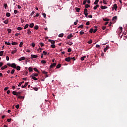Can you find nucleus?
Segmentation results:
<instances>
[{
    "label": "nucleus",
    "instance_id": "nucleus-1",
    "mask_svg": "<svg viewBox=\"0 0 127 127\" xmlns=\"http://www.w3.org/2000/svg\"><path fill=\"white\" fill-rule=\"evenodd\" d=\"M84 13L85 17H88V9L87 8L84 9Z\"/></svg>",
    "mask_w": 127,
    "mask_h": 127
},
{
    "label": "nucleus",
    "instance_id": "nucleus-2",
    "mask_svg": "<svg viewBox=\"0 0 127 127\" xmlns=\"http://www.w3.org/2000/svg\"><path fill=\"white\" fill-rule=\"evenodd\" d=\"M65 61H66V62H70L71 61V58L67 57L65 59Z\"/></svg>",
    "mask_w": 127,
    "mask_h": 127
},
{
    "label": "nucleus",
    "instance_id": "nucleus-3",
    "mask_svg": "<svg viewBox=\"0 0 127 127\" xmlns=\"http://www.w3.org/2000/svg\"><path fill=\"white\" fill-rule=\"evenodd\" d=\"M11 67L12 68H14V69H16V64H14V63L12 64Z\"/></svg>",
    "mask_w": 127,
    "mask_h": 127
},
{
    "label": "nucleus",
    "instance_id": "nucleus-4",
    "mask_svg": "<svg viewBox=\"0 0 127 127\" xmlns=\"http://www.w3.org/2000/svg\"><path fill=\"white\" fill-rule=\"evenodd\" d=\"M56 66V63H54L53 64H51L50 66V68H53V67H55Z\"/></svg>",
    "mask_w": 127,
    "mask_h": 127
},
{
    "label": "nucleus",
    "instance_id": "nucleus-5",
    "mask_svg": "<svg viewBox=\"0 0 127 127\" xmlns=\"http://www.w3.org/2000/svg\"><path fill=\"white\" fill-rule=\"evenodd\" d=\"M49 42H50L52 44H55V41L52 40H49Z\"/></svg>",
    "mask_w": 127,
    "mask_h": 127
},
{
    "label": "nucleus",
    "instance_id": "nucleus-6",
    "mask_svg": "<svg viewBox=\"0 0 127 127\" xmlns=\"http://www.w3.org/2000/svg\"><path fill=\"white\" fill-rule=\"evenodd\" d=\"M72 37H73V35L72 34H70L67 36V39H70V38H72Z\"/></svg>",
    "mask_w": 127,
    "mask_h": 127
},
{
    "label": "nucleus",
    "instance_id": "nucleus-7",
    "mask_svg": "<svg viewBox=\"0 0 127 127\" xmlns=\"http://www.w3.org/2000/svg\"><path fill=\"white\" fill-rule=\"evenodd\" d=\"M28 85V82H27L24 84V85H22L21 88H26Z\"/></svg>",
    "mask_w": 127,
    "mask_h": 127
},
{
    "label": "nucleus",
    "instance_id": "nucleus-8",
    "mask_svg": "<svg viewBox=\"0 0 127 127\" xmlns=\"http://www.w3.org/2000/svg\"><path fill=\"white\" fill-rule=\"evenodd\" d=\"M113 8H114V9H115V10H117V8H118V5H117V4H114L113 5Z\"/></svg>",
    "mask_w": 127,
    "mask_h": 127
},
{
    "label": "nucleus",
    "instance_id": "nucleus-9",
    "mask_svg": "<svg viewBox=\"0 0 127 127\" xmlns=\"http://www.w3.org/2000/svg\"><path fill=\"white\" fill-rule=\"evenodd\" d=\"M101 9H106V8H108V6H103V5H101L100 6Z\"/></svg>",
    "mask_w": 127,
    "mask_h": 127
},
{
    "label": "nucleus",
    "instance_id": "nucleus-10",
    "mask_svg": "<svg viewBox=\"0 0 127 127\" xmlns=\"http://www.w3.org/2000/svg\"><path fill=\"white\" fill-rule=\"evenodd\" d=\"M30 78H32V79H33V80H34V81H37V80H38V79L35 76H30Z\"/></svg>",
    "mask_w": 127,
    "mask_h": 127
},
{
    "label": "nucleus",
    "instance_id": "nucleus-11",
    "mask_svg": "<svg viewBox=\"0 0 127 127\" xmlns=\"http://www.w3.org/2000/svg\"><path fill=\"white\" fill-rule=\"evenodd\" d=\"M25 59V57H21L20 59H18V60L19 61H23V60H24Z\"/></svg>",
    "mask_w": 127,
    "mask_h": 127
},
{
    "label": "nucleus",
    "instance_id": "nucleus-12",
    "mask_svg": "<svg viewBox=\"0 0 127 127\" xmlns=\"http://www.w3.org/2000/svg\"><path fill=\"white\" fill-rule=\"evenodd\" d=\"M32 58H37L38 56L35 55H31Z\"/></svg>",
    "mask_w": 127,
    "mask_h": 127
},
{
    "label": "nucleus",
    "instance_id": "nucleus-13",
    "mask_svg": "<svg viewBox=\"0 0 127 127\" xmlns=\"http://www.w3.org/2000/svg\"><path fill=\"white\" fill-rule=\"evenodd\" d=\"M6 68H7V65H5L3 66H2L1 67V70H4V69H6Z\"/></svg>",
    "mask_w": 127,
    "mask_h": 127
},
{
    "label": "nucleus",
    "instance_id": "nucleus-14",
    "mask_svg": "<svg viewBox=\"0 0 127 127\" xmlns=\"http://www.w3.org/2000/svg\"><path fill=\"white\" fill-rule=\"evenodd\" d=\"M31 76H33V77H37V76H38V74L37 73H33L31 75H30Z\"/></svg>",
    "mask_w": 127,
    "mask_h": 127
},
{
    "label": "nucleus",
    "instance_id": "nucleus-15",
    "mask_svg": "<svg viewBox=\"0 0 127 127\" xmlns=\"http://www.w3.org/2000/svg\"><path fill=\"white\" fill-rule=\"evenodd\" d=\"M75 10L77 12H79L80 10H81V8H78V7H75Z\"/></svg>",
    "mask_w": 127,
    "mask_h": 127
},
{
    "label": "nucleus",
    "instance_id": "nucleus-16",
    "mask_svg": "<svg viewBox=\"0 0 127 127\" xmlns=\"http://www.w3.org/2000/svg\"><path fill=\"white\" fill-rule=\"evenodd\" d=\"M3 22L5 24H8V19H6Z\"/></svg>",
    "mask_w": 127,
    "mask_h": 127
},
{
    "label": "nucleus",
    "instance_id": "nucleus-17",
    "mask_svg": "<svg viewBox=\"0 0 127 127\" xmlns=\"http://www.w3.org/2000/svg\"><path fill=\"white\" fill-rule=\"evenodd\" d=\"M28 70H29V72H32L33 71V68H32V67H29L28 68Z\"/></svg>",
    "mask_w": 127,
    "mask_h": 127
},
{
    "label": "nucleus",
    "instance_id": "nucleus-18",
    "mask_svg": "<svg viewBox=\"0 0 127 127\" xmlns=\"http://www.w3.org/2000/svg\"><path fill=\"white\" fill-rule=\"evenodd\" d=\"M109 48H110V47L107 46L104 49V52H106L107 51V50Z\"/></svg>",
    "mask_w": 127,
    "mask_h": 127
},
{
    "label": "nucleus",
    "instance_id": "nucleus-19",
    "mask_svg": "<svg viewBox=\"0 0 127 127\" xmlns=\"http://www.w3.org/2000/svg\"><path fill=\"white\" fill-rule=\"evenodd\" d=\"M12 94L13 95H14V96H18V94L17 93V92L15 91H13L12 92Z\"/></svg>",
    "mask_w": 127,
    "mask_h": 127
},
{
    "label": "nucleus",
    "instance_id": "nucleus-20",
    "mask_svg": "<svg viewBox=\"0 0 127 127\" xmlns=\"http://www.w3.org/2000/svg\"><path fill=\"white\" fill-rule=\"evenodd\" d=\"M29 26L31 27V28H32L34 26V23H32L30 24Z\"/></svg>",
    "mask_w": 127,
    "mask_h": 127
},
{
    "label": "nucleus",
    "instance_id": "nucleus-21",
    "mask_svg": "<svg viewBox=\"0 0 127 127\" xmlns=\"http://www.w3.org/2000/svg\"><path fill=\"white\" fill-rule=\"evenodd\" d=\"M85 58H86V56H84L83 57H82L80 59L81 60V61H84V60H85Z\"/></svg>",
    "mask_w": 127,
    "mask_h": 127
},
{
    "label": "nucleus",
    "instance_id": "nucleus-22",
    "mask_svg": "<svg viewBox=\"0 0 127 127\" xmlns=\"http://www.w3.org/2000/svg\"><path fill=\"white\" fill-rule=\"evenodd\" d=\"M98 7H99V5L96 4V5L93 7V9L96 10V9H97V8H98Z\"/></svg>",
    "mask_w": 127,
    "mask_h": 127
},
{
    "label": "nucleus",
    "instance_id": "nucleus-23",
    "mask_svg": "<svg viewBox=\"0 0 127 127\" xmlns=\"http://www.w3.org/2000/svg\"><path fill=\"white\" fill-rule=\"evenodd\" d=\"M6 16H7V17H9V16H10V13L9 12H7L6 13Z\"/></svg>",
    "mask_w": 127,
    "mask_h": 127
},
{
    "label": "nucleus",
    "instance_id": "nucleus-24",
    "mask_svg": "<svg viewBox=\"0 0 127 127\" xmlns=\"http://www.w3.org/2000/svg\"><path fill=\"white\" fill-rule=\"evenodd\" d=\"M66 44H68V45H72V44H73V42H67Z\"/></svg>",
    "mask_w": 127,
    "mask_h": 127
},
{
    "label": "nucleus",
    "instance_id": "nucleus-25",
    "mask_svg": "<svg viewBox=\"0 0 127 127\" xmlns=\"http://www.w3.org/2000/svg\"><path fill=\"white\" fill-rule=\"evenodd\" d=\"M16 68L18 71H20V66H19V65L16 66Z\"/></svg>",
    "mask_w": 127,
    "mask_h": 127
},
{
    "label": "nucleus",
    "instance_id": "nucleus-26",
    "mask_svg": "<svg viewBox=\"0 0 127 127\" xmlns=\"http://www.w3.org/2000/svg\"><path fill=\"white\" fill-rule=\"evenodd\" d=\"M28 26H29V25L28 24H26L25 25V26H24V29H26V28H27L28 27Z\"/></svg>",
    "mask_w": 127,
    "mask_h": 127
},
{
    "label": "nucleus",
    "instance_id": "nucleus-27",
    "mask_svg": "<svg viewBox=\"0 0 127 127\" xmlns=\"http://www.w3.org/2000/svg\"><path fill=\"white\" fill-rule=\"evenodd\" d=\"M41 62L42 64H46V61L42 60Z\"/></svg>",
    "mask_w": 127,
    "mask_h": 127
},
{
    "label": "nucleus",
    "instance_id": "nucleus-28",
    "mask_svg": "<svg viewBox=\"0 0 127 127\" xmlns=\"http://www.w3.org/2000/svg\"><path fill=\"white\" fill-rule=\"evenodd\" d=\"M83 27H84V25L81 24V25H79V26L77 27V28H83Z\"/></svg>",
    "mask_w": 127,
    "mask_h": 127
},
{
    "label": "nucleus",
    "instance_id": "nucleus-29",
    "mask_svg": "<svg viewBox=\"0 0 127 127\" xmlns=\"http://www.w3.org/2000/svg\"><path fill=\"white\" fill-rule=\"evenodd\" d=\"M27 33H28V34H31V31H30V29H28Z\"/></svg>",
    "mask_w": 127,
    "mask_h": 127
},
{
    "label": "nucleus",
    "instance_id": "nucleus-30",
    "mask_svg": "<svg viewBox=\"0 0 127 127\" xmlns=\"http://www.w3.org/2000/svg\"><path fill=\"white\" fill-rule=\"evenodd\" d=\"M63 36H64V34H63V33L60 34L59 35V37H63Z\"/></svg>",
    "mask_w": 127,
    "mask_h": 127
},
{
    "label": "nucleus",
    "instance_id": "nucleus-31",
    "mask_svg": "<svg viewBox=\"0 0 127 127\" xmlns=\"http://www.w3.org/2000/svg\"><path fill=\"white\" fill-rule=\"evenodd\" d=\"M117 19H118V17L117 16H115L113 17L112 20H117Z\"/></svg>",
    "mask_w": 127,
    "mask_h": 127
},
{
    "label": "nucleus",
    "instance_id": "nucleus-32",
    "mask_svg": "<svg viewBox=\"0 0 127 127\" xmlns=\"http://www.w3.org/2000/svg\"><path fill=\"white\" fill-rule=\"evenodd\" d=\"M24 83V81H22V82H20L19 83V84L18 85V87H20V86H21V84H23Z\"/></svg>",
    "mask_w": 127,
    "mask_h": 127
},
{
    "label": "nucleus",
    "instance_id": "nucleus-33",
    "mask_svg": "<svg viewBox=\"0 0 127 127\" xmlns=\"http://www.w3.org/2000/svg\"><path fill=\"white\" fill-rule=\"evenodd\" d=\"M89 32L90 33H93V32H94V29L93 28L90 29V30H89Z\"/></svg>",
    "mask_w": 127,
    "mask_h": 127
},
{
    "label": "nucleus",
    "instance_id": "nucleus-34",
    "mask_svg": "<svg viewBox=\"0 0 127 127\" xmlns=\"http://www.w3.org/2000/svg\"><path fill=\"white\" fill-rule=\"evenodd\" d=\"M43 74H44L45 75H46L47 74H48V72L47 71H45V70H43L42 71Z\"/></svg>",
    "mask_w": 127,
    "mask_h": 127
},
{
    "label": "nucleus",
    "instance_id": "nucleus-35",
    "mask_svg": "<svg viewBox=\"0 0 127 127\" xmlns=\"http://www.w3.org/2000/svg\"><path fill=\"white\" fill-rule=\"evenodd\" d=\"M39 27L38 25H36L35 26V27H34V29H36V30H37V29H38Z\"/></svg>",
    "mask_w": 127,
    "mask_h": 127
},
{
    "label": "nucleus",
    "instance_id": "nucleus-36",
    "mask_svg": "<svg viewBox=\"0 0 127 127\" xmlns=\"http://www.w3.org/2000/svg\"><path fill=\"white\" fill-rule=\"evenodd\" d=\"M51 47H52V48H55V47H56V46H55V44H54L51 45Z\"/></svg>",
    "mask_w": 127,
    "mask_h": 127
},
{
    "label": "nucleus",
    "instance_id": "nucleus-37",
    "mask_svg": "<svg viewBox=\"0 0 127 127\" xmlns=\"http://www.w3.org/2000/svg\"><path fill=\"white\" fill-rule=\"evenodd\" d=\"M17 51V50H14V51H12V52H11V54H14V53H16V52Z\"/></svg>",
    "mask_w": 127,
    "mask_h": 127
},
{
    "label": "nucleus",
    "instance_id": "nucleus-38",
    "mask_svg": "<svg viewBox=\"0 0 127 127\" xmlns=\"http://www.w3.org/2000/svg\"><path fill=\"white\" fill-rule=\"evenodd\" d=\"M34 70L36 72H37L39 74V71H38V70L37 69V68H34Z\"/></svg>",
    "mask_w": 127,
    "mask_h": 127
},
{
    "label": "nucleus",
    "instance_id": "nucleus-39",
    "mask_svg": "<svg viewBox=\"0 0 127 127\" xmlns=\"http://www.w3.org/2000/svg\"><path fill=\"white\" fill-rule=\"evenodd\" d=\"M3 6H4V7L5 9H6V7H7V4H6V3H4V4H3Z\"/></svg>",
    "mask_w": 127,
    "mask_h": 127
},
{
    "label": "nucleus",
    "instance_id": "nucleus-40",
    "mask_svg": "<svg viewBox=\"0 0 127 127\" xmlns=\"http://www.w3.org/2000/svg\"><path fill=\"white\" fill-rule=\"evenodd\" d=\"M79 22V20L78 19L76 20V21L74 22V25H77V23Z\"/></svg>",
    "mask_w": 127,
    "mask_h": 127
},
{
    "label": "nucleus",
    "instance_id": "nucleus-41",
    "mask_svg": "<svg viewBox=\"0 0 127 127\" xmlns=\"http://www.w3.org/2000/svg\"><path fill=\"white\" fill-rule=\"evenodd\" d=\"M61 67V64H59L57 65V69H59Z\"/></svg>",
    "mask_w": 127,
    "mask_h": 127
},
{
    "label": "nucleus",
    "instance_id": "nucleus-42",
    "mask_svg": "<svg viewBox=\"0 0 127 127\" xmlns=\"http://www.w3.org/2000/svg\"><path fill=\"white\" fill-rule=\"evenodd\" d=\"M3 51H1L0 52V56H2L3 55Z\"/></svg>",
    "mask_w": 127,
    "mask_h": 127
},
{
    "label": "nucleus",
    "instance_id": "nucleus-43",
    "mask_svg": "<svg viewBox=\"0 0 127 127\" xmlns=\"http://www.w3.org/2000/svg\"><path fill=\"white\" fill-rule=\"evenodd\" d=\"M12 45H17V43L15 42H13L11 43Z\"/></svg>",
    "mask_w": 127,
    "mask_h": 127
},
{
    "label": "nucleus",
    "instance_id": "nucleus-44",
    "mask_svg": "<svg viewBox=\"0 0 127 127\" xmlns=\"http://www.w3.org/2000/svg\"><path fill=\"white\" fill-rule=\"evenodd\" d=\"M18 12H19V11H18L17 10H14V13L15 14H16V13H18Z\"/></svg>",
    "mask_w": 127,
    "mask_h": 127
},
{
    "label": "nucleus",
    "instance_id": "nucleus-45",
    "mask_svg": "<svg viewBox=\"0 0 127 127\" xmlns=\"http://www.w3.org/2000/svg\"><path fill=\"white\" fill-rule=\"evenodd\" d=\"M98 2H99V0H96L94 3V4H98Z\"/></svg>",
    "mask_w": 127,
    "mask_h": 127
},
{
    "label": "nucleus",
    "instance_id": "nucleus-46",
    "mask_svg": "<svg viewBox=\"0 0 127 127\" xmlns=\"http://www.w3.org/2000/svg\"><path fill=\"white\" fill-rule=\"evenodd\" d=\"M22 45H23V43L21 42L19 44V47H22Z\"/></svg>",
    "mask_w": 127,
    "mask_h": 127
},
{
    "label": "nucleus",
    "instance_id": "nucleus-47",
    "mask_svg": "<svg viewBox=\"0 0 127 127\" xmlns=\"http://www.w3.org/2000/svg\"><path fill=\"white\" fill-rule=\"evenodd\" d=\"M22 29H23V28H21V27H18L17 28V30H22Z\"/></svg>",
    "mask_w": 127,
    "mask_h": 127
},
{
    "label": "nucleus",
    "instance_id": "nucleus-48",
    "mask_svg": "<svg viewBox=\"0 0 127 127\" xmlns=\"http://www.w3.org/2000/svg\"><path fill=\"white\" fill-rule=\"evenodd\" d=\"M84 33H85V32H84V31H80V32H79V34H80V35H83V34H84Z\"/></svg>",
    "mask_w": 127,
    "mask_h": 127
},
{
    "label": "nucleus",
    "instance_id": "nucleus-49",
    "mask_svg": "<svg viewBox=\"0 0 127 127\" xmlns=\"http://www.w3.org/2000/svg\"><path fill=\"white\" fill-rule=\"evenodd\" d=\"M18 99H24V97H23V96H18Z\"/></svg>",
    "mask_w": 127,
    "mask_h": 127
},
{
    "label": "nucleus",
    "instance_id": "nucleus-50",
    "mask_svg": "<svg viewBox=\"0 0 127 127\" xmlns=\"http://www.w3.org/2000/svg\"><path fill=\"white\" fill-rule=\"evenodd\" d=\"M103 3L104 4H107V0H103Z\"/></svg>",
    "mask_w": 127,
    "mask_h": 127
},
{
    "label": "nucleus",
    "instance_id": "nucleus-51",
    "mask_svg": "<svg viewBox=\"0 0 127 127\" xmlns=\"http://www.w3.org/2000/svg\"><path fill=\"white\" fill-rule=\"evenodd\" d=\"M88 7H90V5H89L88 4H85V8H88Z\"/></svg>",
    "mask_w": 127,
    "mask_h": 127
},
{
    "label": "nucleus",
    "instance_id": "nucleus-52",
    "mask_svg": "<svg viewBox=\"0 0 127 127\" xmlns=\"http://www.w3.org/2000/svg\"><path fill=\"white\" fill-rule=\"evenodd\" d=\"M39 50H40V52H39ZM42 50H43V49L41 48H39V49H38V51L39 53L41 52Z\"/></svg>",
    "mask_w": 127,
    "mask_h": 127
},
{
    "label": "nucleus",
    "instance_id": "nucleus-53",
    "mask_svg": "<svg viewBox=\"0 0 127 127\" xmlns=\"http://www.w3.org/2000/svg\"><path fill=\"white\" fill-rule=\"evenodd\" d=\"M98 30V29L96 28L94 30H93V33H96Z\"/></svg>",
    "mask_w": 127,
    "mask_h": 127
},
{
    "label": "nucleus",
    "instance_id": "nucleus-54",
    "mask_svg": "<svg viewBox=\"0 0 127 127\" xmlns=\"http://www.w3.org/2000/svg\"><path fill=\"white\" fill-rule=\"evenodd\" d=\"M5 44H6V45H10V43L5 42Z\"/></svg>",
    "mask_w": 127,
    "mask_h": 127
},
{
    "label": "nucleus",
    "instance_id": "nucleus-55",
    "mask_svg": "<svg viewBox=\"0 0 127 127\" xmlns=\"http://www.w3.org/2000/svg\"><path fill=\"white\" fill-rule=\"evenodd\" d=\"M42 15H43L45 18H46V14L45 13H43Z\"/></svg>",
    "mask_w": 127,
    "mask_h": 127
},
{
    "label": "nucleus",
    "instance_id": "nucleus-56",
    "mask_svg": "<svg viewBox=\"0 0 127 127\" xmlns=\"http://www.w3.org/2000/svg\"><path fill=\"white\" fill-rule=\"evenodd\" d=\"M103 20L104 21H109V20H110V19H109L108 18H105V19H103Z\"/></svg>",
    "mask_w": 127,
    "mask_h": 127
},
{
    "label": "nucleus",
    "instance_id": "nucleus-57",
    "mask_svg": "<svg viewBox=\"0 0 127 127\" xmlns=\"http://www.w3.org/2000/svg\"><path fill=\"white\" fill-rule=\"evenodd\" d=\"M15 70L14 69H12L11 71V74H14V72Z\"/></svg>",
    "mask_w": 127,
    "mask_h": 127
},
{
    "label": "nucleus",
    "instance_id": "nucleus-58",
    "mask_svg": "<svg viewBox=\"0 0 127 127\" xmlns=\"http://www.w3.org/2000/svg\"><path fill=\"white\" fill-rule=\"evenodd\" d=\"M40 44L41 47H43V46H44V44L43 43H40Z\"/></svg>",
    "mask_w": 127,
    "mask_h": 127
},
{
    "label": "nucleus",
    "instance_id": "nucleus-59",
    "mask_svg": "<svg viewBox=\"0 0 127 127\" xmlns=\"http://www.w3.org/2000/svg\"><path fill=\"white\" fill-rule=\"evenodd\" d=\"M86 2H87V0H84L83 1V5L86 4Z\"/></svg>",
    "mask_w": 127,
    "mask_h": 127
},
{
    "label": "nucleus",
    "instance_id": "nucleus-60",
    "mask_svg": "<svg viewBox=\"0 0 127 127\" xmlns=\"http://www.w3.org/2000/svg\"><path fill=\"white\" fill-rule=\"evenodd\" d=\"M43 53L44 55H47V52L46 51H43Z\"/></svg>",
    "mask_w": 127,
    "mask_h": 127
},
{
    "label": "nucleus",
    "instance_id": "nucleus-61",
    "mask_svg": "<svg viewBox=\"0 0 127 127\" xmlns=\"http://www.w3.org/2000/svg\"><path fill=\"white\" fill-rule=\"evenodd\" d=\"M7 32H8V33H10V32H11V29H7Z\"/></svg>",
    "mask_w": 127,
    "mask_h": 127
},
{
    "label": "nucleus",
    "instance_id": "nucleus-62",
    "mask_svg": "<svg viewBox=\"0 0 127 127\" xmlns=\"http://www.w3.org/2000/svg\"><path fill=\"white\" fill-rule=\"evenodd\" d=\"M32 47H35V44L34 43H33L31 45Z\"/></svg>",
    "mask_w": 127,
    "mask_h": 127
},
{
    "label": "nucleus",
    "instance_id": "nucleus-63",
    "mask_svg": "<svg viewBox=\"0 0 127 127\" xmlns=\"http://www.w3.org/2000/svg\"><path fill=\"white\" fill-rule=\"evenodd\" d=\"M33 89L34 90V91H38V88L37 87L34 88Z\"/></svg>",
    "mask_w": 127,
    "mask_h": 127
},
{
    "label": "nucleus",
    "instance_id": "nucleus-64",
    "mask_svg": "<svg viewBox=\"0 0 127 127\" xmlns=\"http://www.w3.org/2000/svg\"><path fill=\"white\" fill-rule=\"evenodd\" d=\"M71 51H72V50L70 48H68V50H67V52H71Z\"/></svg>",
    "mask_w": 127,
    "mask_h": 127
}]
</instances>
